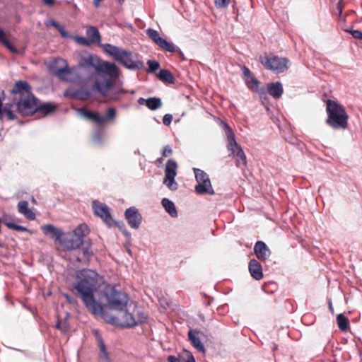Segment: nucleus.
Listing matches in <instances>:
<instances>
[{"label": "nucleus", "mask_w": 362, "mask_h": 362, "mask_svg": "<svg viewBox=\"0 0 362 362\" xmlns=\"http://www.w3.org/2000/svg\"><path fill=\"white\" fill-rule=\"evenodd\" d=\"M98 274L93 270H80L76 276L74 289L86 308L93 315H103V308L96 301L94 293L98 288Z\"/></svg>", "instance_id": "f257e3e1"}, {"label": "nucleus", "mask_w": 362, "mask_h": 362, "mask_svg": "<svg viewBox=\"0 0 362 362\" xmlns=\"http://www.w3.org/2000/svg\"><path fill=\"white\" fill-rule=\"evenodd\" d=\"M103 51L112 59L130 70H140L144 69V62L139 59L137 54L122 47L106 43L101 45Z\"/></svg>", "instance_id": "f03ea898"}, {"label": "nucleus", "mask_w": 362, "mask_h": 362, "mask_svg": "<svg viewBox=\"0 0 362 362\" xmlns=\"http://www.w3.org/2000/svg\"><path fill=\"white\" fill-rule=\"evenodd\" d=\"M327 117L325 123L333 129H346L348 127L349 115L345 107L336 100L326 101Z\"/></svg>", "instance_id": "7ed1b4c3"}, {"label": "nucleus", "mask_w": 362, "mask_h": 362, "mask_svg": "<svg viewBox=\"0 0 362 362\" xmlns=\"http://www.w3.org/2000/svg\"><path fill=\"white\" fill-rule=\"evenodd\" d=\"M9 95L18 102V112L22 115L30 107V103L35 97L32 92L30 84L24 80L17 81L10 90Z\"/></svg>", "instance_id": "20e7f679"}, {"label": "nucleus", "mask_w": 362, "mask_h": 362, "mask_svg": "<svg viewBox=\"0 0 362 362\" xmlns=\"http://www.w3.org/2000/svg\"><path fill=\"white\" fill-rule=\"evenodd\" d=\"M78 114L86 120L95 123L100 128L105 123L113 122L117 117V110L115 107H109L106 114L102 116L97 111H92L86 107H81L77 110Z\"/></svg>", "instance_id": "39448f33"}, {"label": "nucleus", "mask_w": 362, "mask_h": 362, "mask_svg": "<svg viewBox=\"0 0 362 362\" xmlns=\"http://www.w3.org/2000/svg\"><path fill=\"white\" fill-rule=\"evenodd\" d=\"M222 125L227 140V148L233 156L237 157L236 165L238 168H241L242 165L245 166L247 164L246 156L241 146L236 142L233 129L224 122H222Z\"/></svg>", "instance_id": "423d86ee"}, {"label": "nucleus", "mask_w": 362, "mask_h": 362, "mask_svg": "<svg viewBox=\"0 0 362 362\" xmlns=\"http://www.w3.org/2000/svg\"><path fill=\"white\" fill-rule=\"evenodd\" d=\"M259 61L267 70L275 74H281L286 71L290 66V61L286 57H280L273 54L264 53L260 55Z\"/></svg>", "instance_id": "0eeeda50"}, {"label": "nucleus", "mask_w": 362, "mask_h": 362, "mask_svg": "<svg viewBox=\"0 0 362 362\" xmlns=\"http://www.w3.org/2000/svg\"><path fill=\"white\" fill-rule=\"evenodd\" d=\"M98 66H95V71L100 78H110V79H117L120 76V70L114 63L103 61L100 58H96Z\"/></svg>", "instance_id": "6e6552de"}, {"label": "nucleus", "mask_w": 362, "mask_h": 362, "mask_svg": "<svg viewBox=\"0 0 362 362\" xmlns=\"http://www.w3.org/2000/svg\"><path fill=\"white\" fill-rule=\"evenodd\" d=\"M57 108V106L54 103L50 102L41 103L35 96V99L30 103V107L26 110L23 115L32 116L35 113H40L43 116H47L55 112Z\"/></svg>", "instance_id": "1a4fd4ad"}, {"label": "nucleus", "mask_w": 362, "mask_h": 362, "mask_svg": "<svg viewBox=\"0 0 362 362\" xmlns=\"http://www.w3.org/2000/svg\"><path fill=\"white\" fill-rule=\"evenodd\" d=\"M108 306L110 309L122 311L127 307L128 296L126 293L112 288L107 293Z\"/></svg>", "instance_id": "9d476101"}, {"label": "nucleus", "mask_w": 362, "mask_h": 362, "mask_svg": "<svg viewBox=\"0 0 362 362\" xmlns=\"http://www.w3.org/2000/svg\"><path fill=\"white\" fill-rule=\"evenodd\" d=\"M177 164L175 160L169 159L165 165L163 183L171 190L177 189V183L175 180L177 175Z\"/></svg>", "instance_id": "9b49d317"}, {"label": "nucleus", "mask_w": 362, "mask_h": 362, "mask_svg": "<svg viewBox=\"0 0 362 362\" xmlns=\"http://www.w3.org/2000/svg\"><path fill=\"white\" fill-rule=\"evenodd\" d=\"M72 256L76 262L84 265H88L91 257L93 256V252L91 250V243L90 242H85L81 248L78 247L74 251Z\"/></svg>", "instance_id": "f8f14e48"}, {"label": "nucleus", "mask_w": 362, "mask_h": 362, "mask_svg": "<svg viewBox=\"0 0 362 362\" xmlns=\"http://www.w3.org/2000/svg\"><path fill=\"white\" fill-rule=\"evenodd\" d=\"M101 79L102 80L97 78L95 81V83L92 86V90H96L100 93L102 96L107 97L108 96V91L115 87L116 79H110V78H105Z\"/></svg>", "instance_id": "ddd939ff"}, {"label": "nucleus", "mask_w": 362, "mask_h": 362, "mask_svg": "<svg viewBox=\"0 0 362 362\" xmlns=\"http://www.w3.org/2000/svg\"><path fill=\"white\" fill-rule=\"evenodd\" d=\"M93 211L96 216L103 220L107 227L112 226L113 218L110 209L107 205H93Z\"/></svg>", "instance_id": "4468645a"}, {"label": "nucleus", "mask_w": 362, "mask_h": 362, "mask_svg": "<svg viewBox=\"0 0 362 362\" xmlns=\"http://www.w3.org/2000/svg\"><path fill=\"white\" fill-rule=\"evenodd\" d=\"M125 218L127 221L129 226L134 228H139L142 217L141 215L139 213L137 209L134 206L129 207L125 211Z\"/></svg>", "instance_id": "2eb2a0df"}, {"label": "nucleus", "mask_w": 362, "mask_h": 362, "mask_svg": "<svg viewBox=\"0 0 362 362\" xmlns=\"http://www.w3.org/2000/svg\"><path fill=\"white\" fill-rule=\"evenodd\" d=\"M254 253L259 260L264 262L270 257L272 252L264 242L258 240L254 246Z\"/></svg>", "instance_id": "dca6fc26"}, {"label": "nucleus", "mask_w": 362, "mask_h": 362, "mask_svg": "<svg viewBox=\"0 0 362 362\" xmlns=\"http://www.w3.org/2000/svg\"><path fill=\"white\" fill-rule=\"evenodd\" d=\"M203 333L197 329H190L188 332V338L192 346L199 351L204 352L205 349L201 341V336Z\"/></svg>", "instance_id": "f3484780"}, {"label": "nucleus", "mask_w": 362, "mask_h": 362, "mask_svg": "<svg viewBox=\"0 0 362 362\" xmlns=\"http://www.w3.org/2000/svg\"><path fill=\"white\" fill-rule=\"evenodd\" d=\"M138 103L141 105H146L151 110H156L163 105L161 99L156 97H151L148 99L139 98Z\"/></svg>", "instance_id": "a211bd4d"}, {"label": "nucleus", "mask_w": 362, "mask_h": 362, "mask_svg": "<svg viewBox=\"0 0 362 362\" xmlns=\"http://www.w3.org/2000/svg\"><path fill=\"white\" fill-rule=\"evenodd\" d=\"M248 269L252 277L255 279L260 280L263 278L262 265L257 260L251 259L249 262Z\"/></svg>", "instance_id": "6ab92c4d"}, {"label": "nucleus", "mask_w": 362, "mask_h": 362, "mask_svg": "<svg viewBox=\"0 0 362 362\" xmlns=\"http://www.w3.org/2000/svg\"><path fill=\"white\" fill-rule=\"evenodd\" d=\"M44 234L52 239L58 240L63 235L62 231L52 224H47L41 227Z\"/></svg>", "instance_id": "aec40b11"}, {"label": "nucleus", "mask_w": 362, "mask_h": 362, "mask_svg": "<svg viewBox=\"0 0 362 362\" xmlns=\"http://www.w3.org/2000/svg\"><path fill=\"white\" fill-rule=\"evenodd\" d=\"M92 95L91 90L81 88L77 90L71 91L70 93H66L65 95H69L71 98L77 99L80 100H87Z\"/></svg>", "instance_id": "412c9836"}, {"label": "nucleus", "mask_w": 362, "mask_h": 362, "mask_svg": "<svg viewBox=\"0 0 362 362\" xmlns=\"http://www.w3.org/2000/svg\"><path fill=\"white\" fill-rule=\"evenodd\" d=\"M267 93L274 98H279L284 93V88L281 82L268 83L267 84Z\"/></svg>", "instance_id": "4be33fe9"}, {"label": "nucleus", "mask_w": 362, "mask_h": 362, "mask_svg": "<svg viewBox=\"0 0 362 362\" xmlns=\"http://www.w3.org/2000/svg\"><path fill=\"white\" fill-rule=\"evenodd\" d=\"M119 312L121 313L122 324L124 327H130L139 324V321L135 319L134 315L127 310L123 309Z\"/></svg>", "instance_id": "5701e85b"}, {"label": "nucleus", "mask_w": 362, "mask_h": 362, "mask_svg": "<svg viewBox=\"0 0 362 362\" xmlns=\"http://www.w3.org/2000/svg\"><path fill=\"white\" fill-rule=\"evenodd\" d=\"M86 35L91 44L99 43L101 41V35L98 29L95 26H88L86 29Z\"/></svg>", "instance_id": "b1692460"}, {"label": "nucleus", "mask_w": 362, "mask_h": 362, "mask_svg": "<svg viewBox=\"0 0 362 362\" xmlns=\"http://www.w3.org/2000/svg\"><path fill=\"white\" fill-rule=\"evenodd\" d=\"M195 191L199 194H213L214 193V189L212 188L211 181H209V184L205 182H200L198 183L195 186Z\"/></svg>", "instance_id": "393cba45"}, {"label": "nucleus", "mask_w": 362, "mask_h": 362, "mask_svg": "<svg viewBox=\"0 0 362 362\" xmlns=\"http://www.w3.org/2000/svg\"><path fill=\"white\" fill-rule=\"evenodd\" d=\"M158 78L165 83L174 84L175 81V78L173 74L167 69L160 70L158 74Z\"/></svg>", "instance_id": "a878e982"}, {"label": "nucleus", "mask_w": 362, "mask_h": 362, "mask_svg": "<svg viewBox=\"0 0 362 362\" xmlns=\"http://www.w3.org/2000/svg\"><path fill=\"white\" fill-rule=\"evenodd\" d=\"M96 58V57H95L91 54L87 57H83L79 62V67L91 66L95 69V66H98Z\"/></svg>", "instance_id": "bb28decb"}, {"label": "nucleus", "mask_w": 362, "mask_h": 362, "mask_svg": "<svg viewBox=\"0 0 362 362\" xmlns=\"http://www.w3.org/2000/svg\"><path fill=\"white\" fill-rule=\"evenodd\" d=\"M73 233L75 234V235L80 238L83 240V238L89 234L90 229L86 224L82 223L79 224L74 230Z\"/></svg>", "instance_id": "cd10ccee"}, {"label": "nucleus", "mask_w": 362, "mask_h": 362, "mask_svg": "<svg viewBox=\"0 0 362 362\" xmlns=\"http://www.w3.org/2000/svg\"><path fill=\"white\" fill-rule=\"evenodd\" d=\"M18 210L28 220L33 221L35 219V214L28 207V205H18Z\"/></svg>", "instance_id": "c85d7f7f"}, {"label": "nucleus", "mask_w": 362, "mask_h": 362, "mask_svg": "<svg viewBox=\"0 0 362 362\" xmlns=\"http://www.w3.org/2000/svg\"><path fill=\"white\" fill-rule=\"evenodd\" d=\"M65 66L64 67H61L58 69L54 74L57 76L59 78L63 81H68V78L66 77V75L70 74L71 73V70L68 67V64L65 61Z\"/></svg>", "instance_id": "c756f323"}, {"label": "nucleus", "mask_w": 362, "mask_h": 362, "mask_svg": "<svg viewBox=\"0 0 362 362\" xmlns=\"http://www.w3.org/2000/svg\"><path fill=\"white\" fill-rule=\"evenodd\" d=\"M83 243V240L73 233L71 239L67 243V247L75 251Z\"/></svg>", "instance_id": "7c9ffc66"}, {"label": "nucleus", "mask_w": 362, "mask_h": 362, "mask_svg": "<svg viewBox=\"0 0 362 362\" xmlns=\"http://www.w3.org/2000/svg\"><path fill=\"white\" fill-rule=\"evenodd\" d=\"M194 172L197 183L206 182L209 184L210 179L206 173L199 168H194Z\"/></svg>", "instance_id": "2f4dec72"}, {"label": "nucleus", "mask_w": 362, "mask_h": 362, "mask_svg": "<svg viewBox=\"0 0 362 362\" xmlns=\"http://www.w3.org/2000/svg\"><path fill=\"white\" fill-rule=\"evenodd\" d=\"M0 42L12 53H18V49L14 47L8 40L5 37V32L2 28H0Z\"/></svg>", "instance_id": "473e14b6"}, {"label": "nucleus", "mask_w": 362, "mask_h": 362, "mask_svg": "<svg viewBox=\"0 0 362 362\" xmlns=\"http://www.w3.org/2000/svg\"><path fill=\"white\" fill-rule=\"evenodd\" d=\"M245 83L247 87L252 92H256V89L261 88V86H259L261 82L255 76L250 79L246 78Z\"/></svg>", "instance_id": "72a5a7b5"}, {"label": "nucleus", "mask_w": 362, "mask_h": 362, "mask_svg": "<svg viewBox=\"0 0 362 362\" xmlns=\"http://www.w3.org/2000/svg\"><path fill=\"white\" fill-rule=\"evenodd\" d=\"M337 325L340 330L346 331L349 327L348 318L343 314H339L337 316Z\"/></svg>", "instance_id": "f704fd0d"}, {"label": "nucleus", "mask_w": 362, "mask_h": 362, "mask_svg": "<svg viewBox=\"0 0 362 362\" xmlns=\"http://www.w3.org/2000/svg\"><path fill=\"white\" fill-rule=\"evenodd\" d=\"M158 46H159L162 49L165 50V52H169L171 53L175 52L177 50V47L173 43L167 41L164 38H163V40Z\"/></svg>", "instance_id": "c9c22d12"}, {"label": "nucleus", "mask_w": 362, "mask_h": 362, "mask_svg": "<svg viewBox=\"0 0 362 362\" xmlns=\"http://www.w3.org/2000/svg\"><path fill=\"white\" fill-rule=\"evenodd\" d=\"M146 35L148 37L152 40L157 45H159V43L163 40V37H161L158 33V32L153 28H148L146 30Z\"/></svg>", "instance_id": "e433bc0d"}, {"label": "nucleus", "mask_w": 362, "mask_h": 362, "mask_svg": "<svg viewBox=\"0 0 362 362\" xmlns=\"http://www.w3.org/2000/svg\"><path fill=\"white\" fill-rule=\"evenodd\" d=\"M97 342L100 349V351L103 355V357L105 360L108 359V353L106 349L105 344L104 343L103 339L101 336L98 334V332H95Z\"/></svg>", "instance_id": "4c0bfd02"}, {"label": "nucleus", "mask_w": 362, "mask_h": 362, "mask_svg": "<svg viewBox=\"0 0 362 362\" xmlns=\"http://www.w3.org/2000/svg\"><path fill=\"white\" fill-rule=\"evenodd\" d=\"M180 362H195V359L191 352L185 349L180 355Z\"/></svg>", "instance_id": "58836bf2"}, {"label": "nucleus", "mask_w": 362, "mask_h": 362, "mask_svg": "<svg viewBox=\"0 0 362 362\" xmlns=\"http://www.w3.org/2000/svg\"><path fill=\"white\" fill-rule=\"evenodd\" d=\"M113 226L117 227L127 238H131V233L127 230L123 221H117L113 219L112 226Z\"/></svg>", "instance_id": "ea45409f"}, {"label": "nucleus", "mask_w": 362, "mask_h": 362, "mask_svg": "<svg viewBox=\"0 0 362 362\" xmlns=\"http://www.w3.org/2000/svg\"><path fill=\"white\" fill-rule=\"evenodd\" d=\"M259 99L262 100V104H265V103L268 101V97H267V90L265 89L264 86H261V88L256 89V92Z\"/></svg>", "instance_id": "a19ab883"}, {"label": "nucleus", "mask_w": 362, "mask_h": 362, "mask_svg": "<svg viewBox=\"0 0 362 362\" xmlns=\"http://www.w3.org/2000/svg\"><path fill=\"white\" fill-rule=\"evenodd\" d=\"M148 68L146 69L147 72L153 73L157 71L160 68V64L154 60H148L147 61Z\"/></svg>", "instance_id": "79ce46f5"}, {"label": "nucleus", "mask_w": 362, "mask_h": 362, "mask_svg": "<svg viewBox=\"0 0 362 362\" xmlns=\"http://www.w3.org/2000/svg\"><path fill=\"white\" fill-rule=\"evenodd\" d=\"M8 99L9 102L3 104V110H12L13 107H16L18 110V102H16L14 98L11 97L10 95L8 97Z\"/></svg>", "instance_id": "37998d69"}, {"label": "nucleus", "mask_w": 362, "mask_h": 362, "mask_svg": "<svg viewBox=\"0 0 362 362\" xmlns=\"http://www.w3.org/2000/svg\"><path fill=\"white\" fill-rule=\"evenodd\" d=\"M73 39L76 42L83 46L88 47L91 45L89 39L82 36H75Z\"/></svg>", "instance_id": "c03bdc74"}, {"label": "nucleus", "mask_w": 362, "mask_h": 362, "mask_svg": "<svg viewBox=\"0 0 362 362\" xmlns=\"http://www.w3.org/2000/svg\"><path fill=\"white\" fill-rule=\"evenodd\" d=\"M6 115L8 120H15L18 118L17 115L13 112V110H3L2 109V119Z\"/></svg>", "instance_id": "a18cd8bd"}, {"label": "nucleus", "mask_w": 362, "mask_h": 362, "mask_svg": "<svg viewBox=\"0 0 362 362\" xmlns=\"http://www.w3.org/2000/svg\"><path fill=\"white\" fill-rule=\"evenodd\" d=\"M165 207V211L172 216L176 217L177 210L175 208V205H163Z\"/></svg>", "instance_id": "49530a36"}, {"label": "nucleus", "mask_w": 362, "mask_h": 362, "mask_svg": "<svg viewBox=\"0 0 362 362\" xmlns=\"http://www.w3.org/2000/svg\"><path fill=\"white\" fill-rule=\"evenodd\" d=\"M93 139L95 141L98 142V144H101L103 142V134L100 129H98L94 132L93 135Z\"/></svg>", "instance_id": "de8ad7c7"}, {"label": "nucleus", "mask_w": 362, "mask_h": 362, "mask_svg": "<svg viewBox=\"0 0 362 362\" xmlns=\"http://www.w3.org/2000/svg\"><path fill=\"white\" fill-rule=\"evenodd\" d=\"M230 0H215V5L218 8H226L228 6Z\"/></svg>", "instance_id": "09e8293b"}, {"label": "nucleus", "mask_w": 362, "mask_h": 362, "mask_svg": "<svg viewBox=\"0 0 362 362\" xmlns=\"http://www.w3.org/2000/svg\"><path fill=\"white\" fill-rule=\"evenodd\" d=\"M161 154H162L163 157H169V156H172V154H173L172 148L169 145L165 146L162 150Z\"/></svg>", "instance_id": "8fccbe9b"}, {"label": "nucleus", "mask_w": 362, "mask_h": 362, "mask_svg": "<svg viewBox=\"0 0 362 362\" xmlns=\"http://www.w3.org/2000/svg\"><path fill=\"white\" fill-rule=\"evenodd\" d=\"M57 30L60 33L62 37H63L64 38L71 37L69 33L66 30L65 28L63 25H62L61 24L59 25V27H58V28H57Z\"/></svg>", "instance_id": "3c124183"}, {"label": "nucleus", "mask_w": 362, "mask_h": 362, "mask_svg": "<svg viewBox=\"0 0 362 362\" xmlns=\"http://www.w3.org/2000/svg\"><path fill=\"white\" fill-rule=\"evenodd\" d=\"M243 74L245 78V80L246 78L250 79L251 77L254 76V74L251 72V71L245 66H243L242 68Z\"/></svg>", "instance_id": "603ef678"}, {"label": "nucleus", "mask_w": 362, "mask_h": 362, "mask_svg": "<svg viewBox=\"0 0 362 362\" xmlns=\"http://www.w3.org/2000/svg\"><path fill=\"white\" fill-rule=\"evenodd\" d=\"M272 287V288H276V284H274V283H272V282H269V283H265L263 286H262V289L263 291L267 293H272V291H271L269 290V288Z\"/></svg>", "instance_id": "864d4df0"}, {"label": "nucleus", "mask_w": 362, "mask_h": 362, "mask_svg": "<svg viewBox=\"0 0 362 362\" xmlns=\"http://www.w3.org/2000/svg\"><path fill=\"white\" fill-rule=\"evenodd\" d=\"M173 116L170 114H166L163 116V123L165 126H169L171 124Z\"/></svg>", "instance_id": "5fc2aeb1"}, {"label": "nucleus", "mask_w": 362, "mask_h": 362, "mask_svg": "<svg viewBox=\"0 0 362 362\" xmlns=\"http://www.w3.org/2000/svg\"><path fill=\"white\" fill-rule=\"evenodd\" d=\"M346 31L349 33H351V35L353 36V37H354L356 39H360L361 35V33H362L360 30H354V29L346 30Z\"/></svg>", "instance_id": "6e6d98bb"}, {"label": "nucleus", "mask_w": 362, "mask_h": 362, "mask_svg": "<svg viewBox=\"0 0 362 362\" xmlns=\"http://www.w3.org/2000/svg\"><path fill=\"white\" fill-rule=\"evenodd\" d=\"M3 96H0V120H2V108H3V100H5V93L4 91H2Z\"/></svg>", "instance_id": "4d7b16f0"}, {"label": "nucleus", "mask_w": 362, "mask_h": 362, "mask_svg": "<svg viewBox=\"0 0 362 362\" xmlns=\"http://www.w3.org/2000/svg\"><path fill=\"white\" fill-rule=\"evenodd\" d=\"M42 2L44 5L52 7L54 5L55 0H42Z\"/></svg>", "instance_id": "13d9d810"}, {"label": "nucleus", "mask_w": 362, "mask_h": 362, "mask_svg": "<svg viewBox=\"0 0 362 362\" xmlns=\"http://www.w3.org/2000/svg\"><path fill=\"white\" fill-rule=\"evenodd\" d=\"M52 25L53 27H54L56 29L58 28V27H59V23L58 22H57L56 21L54 20H52L50 21L48 23H47V25Z\"/></svg>", "instance_id": "bf43d9fd"}, {"label": "nucleus", "mask_w": 362, "mask_h": 362, "mask_svg": "<svg viewBox=\"0 0 362 362\" xmlns=\"http://www.w3.org/2000/svg\"><path fill=\"white\" fill-rule=\"evenodd\" d=\"M168 362H180V358H177L175 356L170 355L168 357Z\"/></svg>", "instance_id": "052dcab7"}, {"label": "nucleus", "mask_w": 362, "mask_h": 362, "mask_svg": "<svg viewBox=\"0 0 362 362\" xmlns=\"http://www.w3.org/2000/svg\"><path fill=\"white\" fill-rule=\"evenodd\" d=\"M175 52H177L179 57L181 58L182 60H183V61L186 60V58H185L183 52H182V50L180 48L177 47V50Z\"/></svg>", "instance_id": "680f3d73"}, {"label": "nucleus", "mask_w": 362, "mask_h": 362, "mask_svg": "<svg viewBox=\"0 0 362 362\" xmlns=\"http://www.w3.org/2000/svg\"><path fill=\"white\" fill-rule=\"evenodd\" d=\"M155 163L158 167H160L163 163V158H157Z\"/></svg>", "instance_id": "e2e57ef3"}, {"label": "nucleus", "mask_w": 362, "mask_h": 362, "mask_svg": "<svg viewBox=\"0 0 362 362\" xmlns=\"http://www.w3.org/2000/svg\"><path fill=\"white\" fill-rule=\"evenodd\" d=\"M160 204H173V202L167 198H163Z\"/></svg>", "instance_id": "0e129e2a"}, {"label": "nucleus", "mask_w": 362, "mask_h": 362, "mask_svg": "<svg viewBox=\"0 0 362 362\" xmlns=\"http://www.w3.org/2000/svg\"><path fill=\"white\" fill-rule=\"evenodd\" d=\"M129 93V91L127 90H125L124 88H121V89L118 90L117 93H123V94H124V93Z\"/></svg>", "instance_id": "69168bd1"}, {"label": "nucleus", "mask_w": 362, "mask_h": 362, "mask_svg": "<svg viewBox=\"0 0 362 362\" xmlns=\"http://www.w3.org/2000/svg\"><path fill=\"white\" fill-rule=\"evenodd\" d=\"M111 99L114 100H119V97L117 95L116 93H114L111 97H110Z\"/></svg>", "instance_id": "338daca9"}, {"label": "nucleus", "mask_w": 362, "mask_h": 362, "mask_svg": "<svg viewBox=\"0 0 362 362\" xmlns=\"http://www.w3.org/2000/svg\"><path fill=\"white\" fill-rule=\"evenodd\" d=\"M102 0H94L93 4H94L95 6L98 7L100 6V2Z\"/></svg>", "instance_id": "774afa93"}]
</instances>
